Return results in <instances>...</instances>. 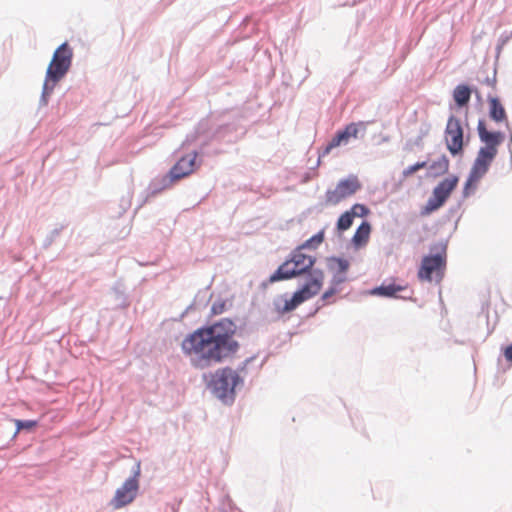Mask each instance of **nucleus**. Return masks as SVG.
<instances>
[{
	"instance_id": "f257e3e1",
	"label": "nucleus",
	"mask_w": 512,
	"mask_h": 512,
	"mask_svg": "<svg viewBox=\"0 0 512 512\" xmlns=\"http://www.w3.org/2000/svg\"><path fill=\"white\" fill-rule=\"evenodd\" d=\"M236 328V324L229 318L202 326L185 337L182 350L191 356L192 364L199 369L228 361L240 348L234 338Z\"/></svg>"
},
{
	"instance_id": "f03ea898",
	"label": "nucleus",
	"mask_w": 512,
	"mask_h": 512,
	"mask_svg": "<svg viewBox=\"0 0 512 512\" xmlns=\"http://www.w3.org/2000/svg\"><path fill=\"white\" fill-rule=\"evenodd\" d=\"M73 52L67 42L62 43L54 52L46 70L42 87L40 105L46 106L56 84L67 74L72 64Z\"/></svg>"
},
{
	"instance_id": "7ed1b4c3",
	"label": "nucleus",
	"mask_w": 512,
	"mask_h": 512,
	"mask_svg": "<svg viewBox=\"0 0 512 512\" xmlns=\"http://www.w3.org/2000/svg\"><path fill=\"white\" fill-rule=\"evenodd\" d=\"M300 246L296 247L289 258L283 262L278 269L269 277L267 282H263L265 287L268 283L272 284L278 281L289 280L300 275L309 274L307 281L311 279V273L315 270L313 266L316 258L303 252Z\"/></svg>"
},
{
	"instance_id": "20e7f679",
	"label": "nucleus",
	"mask_w": 512,
	"mask_h": 512,
	"mask_svg": "<svg viewBox=\"0 0 512 512\" xmlns=\"http://www.w3.org/2000/svg\"><path fill=\"white\" fill-rule=\"evenodd\" d=\"M324 277V272L321 269H316L311 273V279L294 292L291 298H288L287 294L276 296L273 299L275 311L280 315L289 313L306 300L316 296L323 286Z\"/></svg>"
},
{
	"instance_id": "39448f33",
	"label": "nucleus",
	"mask_w": 512,
	"mask_h": 512,
	"mask_svg": "<svg viewBox=\"0 0 512 512\" xmlns=\"http://www.w3.org/2000/svg\"><path fill=\"white\" fill-rule=\"evenodd\" d=\"M242 382L239 374L230 367L218 369L211 377L208 388L212 394L225 404L235 400V387Z\"/></svg>"
},
{
	"instance_id": "423d86ee",
	"label": "nucleus",
	"mask_w": 512,
	"mask_h": 512,
	"mask_svg": "<svg viewBox=\"0 0 512 512\" xmlns=\"http://www.w3.org/2000/svg\"><path fill=\"white\" fill-rule=\"evenodd\" d=\"M435 252L432 255L425 256L422 259L418 277L421 280L431 281L432 274H436V280L440 281L443 277V270L446 266V245L440 243L431 248Z\"/></svg>"
},
{
	"instance_id": "0eeeda50",
	"label": "nucleus",
	"mask_w": 512,
	"mask_h": 512,
	"mask_svg": "<svg viewBox=\"0 0 512 512\" xmlns=\"http://www.w3.org/2000/svg\"><path fill=\"white\" fill-rule=\"evenodd\" d=\"M131 473V476L116 490L115 495L111 500V505L115 509H120L135 500L139 491V477L141 475L140 461H137L134 464Z\"/></svg>"
},
{
	"instance_id": "6e6552de",
	"label": "nucleus",
	"mask_w": 512,
	"mask_h": 512,
	"mask_svg": "<svg viewBox=\"0 0 512 512\" xmlns=\"http://www.w3.org/2000/svg\"><path fill=\"white\" fill-rule=\"evenodd\" d=\"M459 178L456 175H450L438 183L433 189L432 196L428 199L423 213H431L444 205L451 192L456 188Z\"/></svg>"
},
{
	"instance_id": "1a4fd4ad",
	"label": "nucleus",
	"mask_w": 512,
	"mask_h": 512,
	"mask_svg": "<svg viewBox=\"0 0 512 512\" xmlns=\"http://www.w3.org/2000/svg\"><path fill=\"white\" fill-rule=\"evenodd\" d=\"M446 147L452 156H460L463 154L464 148V131L461 122L454 115L448 118L445 129Z\"/></svg>"
},
{
	"instance_id": "9d476101",
	"label": "nucleus",
	"mask_w": 512,
	"mask_h": 512,
	"mask_svg": "<svg viewBox=\"0 0 512 512\" xmlns=\"http://www.w3.org/2000/svg\"><path fill=\"white\" fill-rule=\"evenodd\" d=\"M360 188L361 184L356 176L342 179L334 190L326 192V202L328 204H337L344 198L355 194Z\"/></svg>"
},
{
	"instance_id": "9b49d317",
	"label": "nucleus",
	"mask_w": 512,
	"mask_h": 512,
	"mask_svg": "<svg viewBox=\"0 0 512 512\" xmlns=\"http://www.w3.org/2000/svg\"><path fill=\"white\" fill-rule=\"evenodd\" d=\"M197 156V151L181 156L168 172L172 179L179 181L192 174L200 166V162L196 160Z\"/></svg>"
},
{
	"instance_id": "f8f14e48",
	"label": "nucleus",
	"mask_w": 512,
	"mask_h": 512,
	"mask_svg": "<svg viewBox=\"0 0 512 512\" xmlns=\"http://www.w3.org/2000/svg\"><path fill=\"white\" fill-rule=\"evenodd\" d=\"M477 130L481 142L485 143L483 148L498 153L497 147L503 142L505 137L504 133L500 131H488L485 121L482 119L478 121Z\"/></svg>"
},
{
	"instance_id": "ddd939ff",
	"label": "nucleus",
	"mask_w": 512,
	"mask_h": 512,
	"mask_svg": "<svg viewBox=\"0 0 512 512\" xmlns=\"http://www.w3.org/2000/svg\"><path fill=\"white\" fill-rule=\"evenodd\" d=\"M496 155V152L481 147L477 153V157L472 165L471 171L483 177L488 172Z\"/></svg>"
},
{
	"instance_id": "4468645a",
	"label": "nucleus",
	"mask_w": 512,
	"mask_h": 512,
	"mask_svg": "<svg viewBox=\"0 0 512 512\" xmlns=\"http://www.w3.org/2000/svg\"><path fill=\"white\" fill-rule=\"evenodd\" d=\"M406 290V287L402 285H396L394 283H382L380 286H377L370 290V295L386 297V298H396L397 293Z\"/></svg>"
},
{
	"instance_id": "2eb2a0df",
	"label": "nucleus",
	"mask_w": 512,
	"mask_h": 512,
	"mask_svg": "<svg viewBox=\"0 0 512 512\" xmlns=\"http://www.w3.org/2000/svg\"><path fill=\"white\" fill-rule=\"evenodd\" d=\"M450 161L446 155L440 156L437 160L432 161L429 165L427 164V176L439 177L444 175L449 170Z\"/></svg>"
},
{
	"instance_id": "dca6fc26",
	"label": "nucleus",
	"mask_w": 512,
	"mask_h": 512,
	"mask_svg": "<svg viewBox=\"0 0 512 512\" xmlns=\"http://www.w3.org/2000/svg\"><path fill=\"white\" fill-rule=\"evenodd\" d=\"M175 182L176 181L172 179L169 173L162 177L153 179L147 189L148 196H155L159 194L163 190L171 187V185Z\"/></svg>"
},
{
	"instance_id": "f3484780",
	"label": "nucleus",
	"mask_w": 512,
	"mask_h": 512,
	"mask_svg": "<svg viewBox=\"0 0 512 512\" xmlns=\"http://www.w3.org/2000/svg\"><path fill=\"white\" fill-rule=\"evenodd\" d=\"M489 100V116L495 122H502L507 120L506 111L501 104L500 100L496 97H488Z\"/></svg>"
},
{
	"instance_id": "a211bd4d",
	"label": "nucleus",
	"mask_w": 512,
	"mask_h": 512,
	"mask_svg": "<svg viewBox=\"0 0 512 512\" xmlns=\"http://www.w3.org/2000/svg\"><path fill=\"white\" fill-rule=\"evenodd\" d=\"M473 90L465 84L457 85L453 91V99L456 105L461 108L468 105Z\"/></svg>"
},
{
	"instance_id": "6ab92c4d",
	"label": "nucleus",
	"mask_w": 512,
	"mask_h": 512,
	"mask_svg": "<svg viewBox=\"0 0 512 512\" xmlns=\"http://www.w3.org/2000/svg\"><path fill=\"white\" fill-rule=\"evenodd\" d=\"M371 232V225L369 222L364 221L360 224V226L357 228L353 238L352 242L356 247H360L363 244H365L368 239Z\"/></svg>"
},
{
	"instance_id": "aec40b11",
	"label": "nucleus",
	"mask_w": 512,
	"mask_h": 512,
	"mask_svg": "<svg viewBox=\"0 0 512 512\" xmlns=\"http://www.w3.org/2000/svg\"><path fill=\"white\" fill-rule=\"evenodd\" d=\"M349 262L346 259L331 256L327 258V267L330 271L344 274L349 269Z\"/></svg>"
},
{
	"instance_id": "412c9836",
	"label": "nucleus",
	"mask_w": 512,
	"mask_h": 512,
	"mask_svg": "<svg viewBox=\"0 0 512 512\" xmlns=\"http://www.w3.org/2000/svg\"><path fill=\"white\" fill-rule=\"evenodd\" d=\"M369 122H357V123H350L345 127V130L347 132L348 138H363L366 134L367 125Z\"/></svg>"
},
{
	"instance_id": "4be33fe9",
	"label": "nucleus",
	"mask_w": 512,
	"mask_h": 512,
	"mask_svg": "<svg viewBox=\"0 0 512 512\" xmlns=\"http://www.w3.org/2000/svg\"><path fill=\"white\" fill-rule=\"evenodd\" d=\"M482 177L476 173H473L471 170L469 172L468 178L465 182L464 188H463V197L467 198L471 195V193L475 190V184L481 179Z\"/></svg>"
},
{
	"instance_id": "5701e85b",
	"label": "nucleus",
	"mask_w": 512,
	"mask_h": 512,
	"mask_svg": "<svg viewBox=\"0 0 512 512\" xmlns=\"http://www.w3.org/2000/svg\"><path fill=\"white\" fill-rule=\"evenodd\" d=\"M324 241V230L319 231L317 234L306 240L300 245L302 249L316 250L319 245Z\"/></svg>"
},
{
	"instance_id": "b1692460",
	"label": "nucleus",
	"mask_w": 512,
	"mask_h": 512,
	"mask_svg": "<svg viewBox=\"0 0 512 512\" xmlns=\"http://www.w3.org/2000/svg\"><path fill=\"white\" fill-rule=\"evenodd\" d=\"M353 223V213L346 211L344 212L337 221V229L339 231L348 230Z\"/></svg>"
},
{
	"instance_id": "393cba45",
	"label": "nucleus",
	"mask_w": 512,
	"mask_h": 512,
	"mask_svg": "<svg viewBox=\"0 0 512 512\" xmlns=\"http://www.w3.org/2000/svg\"><path fill=\"white\" fill-rule=\"evenodd\" d=\"M63 228H64V226H60V227L54 228L52 231H50V233L46 236V238L43 242V247L45 249H47L48 247H50L53 244V242L59 237Z\"/></svg>"
},
{
	"instance_id": "a878e982",
	"label": "nucleus",
	"mask_w": 512,
	"mask_h": 512,
	"mask_svg": "<svg viewBox=\"0 0 512 512\" xmlns=\"http://www.w3.org/2000/svg\"><path fill=\"white\" fill-rule=\"evenodd\" d=\"M343 145L340 140L336 137V135L330 140V142L325 146V148L320 152L318 163L320 162L321 158L328 155L332 149Z\"/></svg>"
},
{
	"instance_id": "bb28decb",
	"label": "nucleus",
	"mask_w": 512,
	"mask_h": 512,
	"mask_svg": "<svg viewBox=\"0 0 512 512\" xmlns=\"http://www.w3.org/2000/svg\"><path fill=\"white\" fill-rule=\"evenodd\" d=\"M343 145L340 140L336 137V135L330 140V142L325 146V148L320 152L318 163L320 162L321 158L328 155L332 149Z\"/></svg>"
},
{
	"instance_id": "cd10ccee",
	"label": "nucleus",
	"mask_w": 512,
	"mask_h": 512,
	"mask_svg": "<svg viewBox=\"0 0 512 512\" xmlns=\"http://www.w3.org/2000/svg\"><path fill=\"white\" fill-rule=\"evenodd\" d=\"M353 213V218L356 217H365L369 214L370 210L363 204H355L349 211Z\"/></svg>"
},
{
	"instance_id": "c85d7f7f",
	"label": "nucleus",
	"mask_w": 512,
	"mask_h": 512,
	"mask_svg": "<svg viewBox=\"0 0 512 512\" xmlns=\"http://www.w3.org/2000/svg\"><path fill=\"white\" fill-rule=\"evenodd\" d=\"M15 423L17 426L16 432H19L20 430H28L29 431L37 425V422L34 420H16Z\"/></svg>"
},
{
	"instance_id": "c756f323",
	"label": "nucleus",
	"mask_w": 512,
	"mask_h": 512,
	"mask_svg": "<svg viewBox=\"0 0 512 512\" xmlns=\"http://www.w3.org/2000/svg\"><path fill=\"white\" fill-rule=\"evenodd\" d=\"M426 166H427L426 161L417 162L414 165H411V166L405 168L403 170V175L405 177L411 176L412 174H414L415 172H417L418 170H420L422 168H425Z\"/></svg>"
},
{
	"instance_id": "7c9ffc66",
	"label": "nucleus",
	"mask_w": 512,
	"mask_h": 512,
	"mask_svg": "<svg viewBox=\"0 0 512 512\" xmlns=\"http://www.w3.org/2000/svg\"><path fill=\"white\" fill-rule=\"evenodd\" d=\"M226 310V301L218 300L215 301L211 307V313L213 315L222 314Z\"/></svg>"
},
{
	"instance_id": "2f4dec72",
	"label": "nucleus",
	"mask_w": 512,
	"mask_h": 512,
	"mask_svg": "<svg viewBox=\"0 0 512 512\" xmlns=\"http://www.w3.org/2000/svg\"><path fill=\"white\" fill-rule=\"evenodd\" d=\"M203 127H204V123L201 122L199 124L198 130L195 133L187 135L185 141L182 143V146L184 147V146L194 142L197 139L198 134L202 131Z\"/></svg>"
},
{
	"instance_id": "473e14b6",
	"label": "nucleus",
	"mask_w": 512,
	"mask_h": 512,
	"mask_svg": "<svg viewBox=\"0 0 512 512\" xmlns=\"http://www.w3.org/2000/svg\"><path fill=\"white\" fill-rule=\"evenodd\" d=\"M335 135L343 145L348 143L349 138L345 128L343 130L338 131Z\"/></svg>"
},
{
	"instance_id": "72a5a7b5",
	"label": "nucleus",
	"mask_w": 512,
	"mask_h": 512,
	"mask_svg": "<svg viewBox=\"0 0 512 512\" xmlns=\"http://www.w3.org/2000/svg\"><path fill=\"white\" fill-rule=\"evenodd\" d=\"M511 37H512V33L510 35H502L499 38L497 50L500 51L508 43V41L510 40Z\"/></svg>"
},
{
	"instance_id": "f704fd0d",
	"label": "nucleus",
	"mask_w": 512,
	"mask_h": 512,
	"mask_svg": "<svg viewBox=\"0 0 512 512\" xmlns=\"http://www.w3.org/2000/svg\"><path fill=\"white\" fill-rule=\"evenodd\" d=\"M337 292V290L334 288V287H331L330 289H328L327 291H325L323 293V295L321 296V300L322 301H326L328 300L329 298H331L333 295H335V293Z\"/></svg>"
},
{
	"instance_id": "c9c22d12",
	"label": "nucleus",
	"mask_w": 512,
	"mask_h": 512,
	"mask_svg": "<svg viewBox=\"0 0 512 512\" xmlns=\"http://www.w3.org/2000/svg\"><path fill=\"white\" fill-rule=\"evenodd\" d=\"M346 280V278L343 276V274L335 273L332 278V284L333 285H339L343 283Z\"/></svg>"
},
{
	"instance_id": "e433bc0d",
	"label": "nucleus",
	"mask_w": 512,
	"mask_h": 512,
	"mask_svg": "<svg viewBox=\"0 0 512 512\" xmlns=\"http://www.w3.org/2000/svg\"><path fill=\"white\" fill-rule=\"evenodd\" d=\"M254 359H255V357H254V356L247 358L245 361H243V362L241 363V365L238 367V371H236V372L238 373V372H242V371H244V370H245V368L247 367V365H248L249 363H251Z\"/></svg>"
},
{
	"instance_id": "4c0bfd02",
	"label": "nucleus",
	"mask_w": 512,
	"mask_h": 512,
	"mask_svg": "<svg viewBox=\"0 0 512 512\" xmlns=\"http://www.w3.org/2000/svg\"><path fill=\"white\" fill-rule=\"evenodd\" d=\"M504 356H505L507 361L512 362V344L508 345L505 348Z\"/></svg>"
},
{
	"instance_id": "58836bf2",
	"label": "nucleus",
	"mask_w": 512,
	"mask_h": 512,
	"mask_svg": "<svg viewBox=\"0 0 512 512\" xmlns=\"http://www.w3.org/2000/svg\"><path fill=\"white\" fill-rule=\"evenodd\" d=\"M486 84L489 85V86H494L495 83H496V78L495 76L491 79L489 77L486 78L485 80Z\"/></svg>"
},
{
	"instance_id": "ea45409f",
	"label": "nucleus",
	"mask_w": 512,
	"mask_h": 512,
	"mask_svg": "<svg viewBox=\"0 0 512 512\" xmlns=\"http://www.w3.org/2000/svg\"><path fill=\"white\" fill-rule=\"evenodd\" d=\"M148 197H149V196L147 195L146 199H145V200H143V202H141V203H140V206H143V205H144V203H146V201H147Z\"/></svg>"
},
{
	"instance_id": "a19ab883",
	"label": "nucleus",
	"mask_w": 512,
	"mask_h": 512,
	"mask_svg": "<svg viewBox=\"0 0 512 512\" xmlns=\"http://www.w3.org/2000/svg\"><path fill=\"white\" fill-rule=\"evenodd\" d=\"M148 197H149V196L147 195L146 199H145V200H143V202H141V203H140V206H143V205H144V203H146V201H147Z\"/></svg>"
},
{
	"instance_id": "79ce46f5",
	"label": "nucleus",
	"mask_w": 512,
	"mask_h": 512,
	"mask_svg": "<svg viewBox=\"0 0 512 512\" xmlns=\"http://www.w3.org/2000/svg\"><path fill=\"white\" fill-rule=\"evenodd\" d=\"M148 197H149V196L147 195L146 199H145V200H143V202H141V203H140V206H143V205H144V203H146V201H147Z\"/></svg>"
},
{
	"instance_id": "37998d69",
	"label": "nucleus",
	"mask_w": 512,
	"mask_h": 512,
	"mask_svg": "<svg viewBox=\"0 0 512 512\" xmlns=\"http://www.w3.org/2000/svg\"><path fill=\"white\" fill-rule=\"evenodd\" d=\"M114 291L117 295H121L120 291L117 288H114Z\"/></svg>"
},
{
	"instance_id": "c03bdc74",
	"label": "nucleus",
	"mask_w": 512,
	"mask_h": 512,
	"mask_svg": "<svg viewBox=\"0 0 512 512\" xmlns=\"http://www.w3.org/2000/svg\"><path fill=\"white\" fill-rule=\"evenodd\" d=\"M125 205H126V206H129V205H130V199H128V200L125 202Z\"/></svg>"
},
{
	"instance_id": "a18cd8bd",
	"label": "nucleus",
	"mask_w": 512,
	"mask_h": 512,
	"mask_svg": "<svg viewBox=\"0 0 512 512\" xmlns=\"http://www.w3.org/2000/svg\"><path fill=\"white\" fill-rule=\"evenodd\" d=\"M510 142H512V133H511V137H510Z\"/></svg>"
}]
</instances>
